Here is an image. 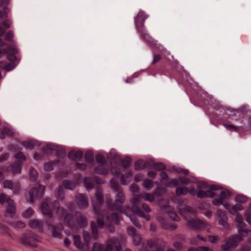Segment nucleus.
I'll list each match as a JSON object with an SVG mask.
<instances>
[{
    "label": "nucleus",
    "mask_w": 251,
    "mask_h": 251,
    "mask_svg": "<svg viewBox=\"0 0 251 251\" xmlns=\"http://www.w3.org/2000/svg\"><path fill=\"white\" fill-rule=\"evenodd\" d=\"M180 214L187 221V226L192 228L203 230L207 226L206 222L202 220L194 219L191 216L195 215V211L189 206L180 204L177 207Z\"/></svg>",
    "instance_id": "f257e3e1"
},
{
    "label": "nucleus",
    "mask_w": 251,
    "mask_h": 251,
    "mask_svg": "<svg viewBox=\"0 0 251 251\" xmlns=\"http://www.w3.org/2000/svg\"><path fill=\"white\" fill-rule=\"evenodd\" d=\"M148 17V15L144 11L140 10L136 16L134 18L135 27L136 30L144 40L151 46L157 47L156 42L152 39L146 30L145 22Z\"/></svg>",
    "instance_id": "f03ea898"
},
{
    "label": "nucleus",
    "mask_w": 251,
    "mask_h": 251,
    "mask_svg": "<svg viewBox=\"0 0 251 251\" xmlns=\"http://www.w3.org/2000/svg\"><path fill=\"white\" fill-rule=\"evenodd\" d=\"M104 197L102 190L100 187H96L95 200H92V204L95 213L97 215L98 226L102 228L104 225V216L100 210V206L103 203Z\"/></svg>",
    "instance_id": "7ed1b4c3"
},
{
    "label": "nucleus",
    "mask_w": 251,
    "mask_h": 251,
    "mask_svg": "<svg viewBox=\"0 0 251 251\" xmlns=\"http://www.w3.org/2000/svg\"><path fill=\"white\" fill-rule=\"evenodd\" d=\"M208 187V185L205 182L202 181L198 183L196 192L197 197L199 198H213L215 196V191L223 188L221 185H211L209 187V190L203 191V190L206 189Z\"/></svg>",
    "instance_id": "20e7f679"
},
{
    "label": "nucleus",
    "mask_w": 251,
    "mask_h": 251,
    "mask_svg": "<svg viewBox=\"0 0 251 251\" xmlns=\"http://www.w3.org/2000/svg\"><path fill=\"white\" fill-rule=\"evenodd\" d=\"M6 201L8 206L4 211L6 218L14 219L16 215V204L14 201L9 198H7L4 193L0 194V204L3 205Z\"/></svg>",
    "instance_id": "39448f33"
},
{
    "label": "nucleus",
    "mask_w": 251,
    "mask_h": 251,
    "mask_svg": "<svg viewBox=\"0 0 251 251\" xmlns=\"http://www.w3.org/2000/svg\"><path fill=\"white\" fill-rule=\"evenodd\" d=\"M126 241L125 237L120 235L109 240L104 251H123L122 246Z\"/></svg>",
    "instance_id": "423d86ee"
},
{
    "label": "nucleus",
    "mask_w": 251,
    "mask_h": 251,
    "mask_svg": "<svg viewBox=\"0 0 251 251\" xmlns=\"http://www.w3.org/2000/svg\"><path fill=\"white\" fill-rule=\"evenodd\" d=\"M249 111L248 109H246L245 107L242 106L237 109H231L230 108H227L225 109H222V120L224 121L227 120H231L232 121H238L240 120V118H234L237 114L240 116L241 113H246Z\"/></svg>",
    "instance_id": "0eeeda50"
},
{
    "label": "nucleus",
    "mask_w": 251,
    "mask_h": 251,
    "mask_svg": "<svg viewBox=\"0 0 251 251\" xmlns=\"http://www.w3.org/2000/svg\"><path fill=\"white\" fill-rule=\"evenodd\" d=\"M144 198L143 194L136 195L133 194V205L131 207V210L132 212L136 213L138 216L144 218L147 221L150 220V216L148 214H145L144 212L141 210L140 207L136 205L138 204L141 201V199Z\"/></svg>",
    "instance_id": "6e6552de"
},
{
    "label": "nucleus",
    "mask_w": 251,
    "mask_h": 251,
    "mask_svg": "<svg viewBox=\"0 0 251 251\" xmlns=\"http://www.w3.org/2000/svg\"><path fill=\"white\" fill-rule=\"evenodd\" d=\"M241 239L242 237L239 235H231L224 240L225 244L222 245L221 248L222 250L226 251L231 249H234L237 246Z\"/></svg>",
    "instance_id": "1a4fd4ad"
},
{
    "label": "nucleus",
    "mask_w": 251,
    "mask_h": 251,
    "mask_svg": "<svg viewBox=\"0 0 251 251\" xmlns=\"http://www.w3.org/2000/svg\"><path fill=\"white\" fill-rule=\"evenodd\" d=\"M45 187L41 184L31 188L29 192L30 201L33 202L36 199H41L44 195Z\"/></svg>",
    "instance_id": "9d476101"
},
{
    "label": "nucleus",
    "mask_w": 251,
    "mask_h": 251,
    "mask_svg": "<svg viewBox=\"0 0 251 251\" xmlns=\"http://www.w3.org/2000/svg\"><path fill=\"white\" fill-rule=\"evenodd\" d=\"M21 241L25 246L34 247L37 246L38 237L32 233H25L21 237Z\"/></svg>",
    "instance_id": "9b49d317"
},
{
    "label": "nucleus",
    "mask_w": 251,
    "mask_h": 251,
    "mask_svg": "<svg viewBox=\"0 0 251 251\" xmlns=\"http://www.w3.org/2000/svg\"><path fill=\"white\" fill-rule=\"evenodd\" d=\"M124 203V202L115 201L114 202L112 203L111 199L107 198L106 200V204L108 208L113 210H116L125 214L126 216H128L127 212L123 207Z\"/></svg>",
    "instance_id": "f8f14e48"
},
{
    "label": "nucleus",
    "mask_w": 251,
    "mask_h": 251,
    "mask_svg": "<svg viewBox=\"0 0 251 251\" xmlns=\"http://www.w3.org/2000/svg\"><path fill=\"white\" fill-rule=\"evenodd\" d=\"M75 228L84 227L87 225V219L81 212L76 211L75 214Z\"/></svg>",
    "instance_id": "ddd939ff"
},
{
    "label": "nucleus",
    "mask_w": 251,
    "mask_h": 251,
    "mask_svg": "<svg viewBox=\"0 0 251 251\" xmlns=\"http://www.w3.org/2000/svg\"><path fill=\"white\" fill-rule=\"evenodd\" d=\"M46 150H48L49 151H56V155L59 156L60 157H64L65 156V153L64 150L60 149L57 146L53 145L51 144H49L47 145L46 147L44 149V152L45 153H47Z\"/></svg>",
    "instance_id": "4468645a"
},
{
    "label": "nucleus",
    "mask_w": 251,
    "mask_h": 251,
    "mask_svg": "<svg viewBox=\"0 0 251 251\" xmlns=\"http://www.w3.org/2000/svg\"><path fill=\"white\" fill-rule=\"evenodd\" d=\"M15 58L16 57L15 56H8L7 59L10 60V62L7 64L1 62L0 63V67L6 71H11L16 67V64L13 62V61L15 60Z\"/></svg>",
    "instance_id": "2eb2a0df"
},
{
    "label": "nucleus",
    "mask_w": 251,
    "mask_h": 251,
    "mask_svg": "<svg viewBox=\"0 0 251 251\" xmlns=\"http://www.w3.org/2000/svg\"><path fill=\"white\" fill-rule=\"evenodd\" d=\"M41 210L43 214L46 215L48 218H51L52 217L51 209L49 205V201L47 200L44 201L41 203Z\"/></svg>",
    "instance_id": "dca6fc26"
},
{
    "label": "nucleus",
    "mask_w": 251,
    "mask_h": 251,
    "mask_svg": "<svg viewBox=\"0 0 251 251\" xmlns=\"http://www.w3.org/2000/svg\"><path fill=\"white\" fill-rule=\"evenodd\" d=\"M74 245L81 251H86L88 250V245L83 244L81 241L80 237L78 235L73 236Z\"/></svg>",
    "instance_id": "f3484780"
},
{
    "label": "nucleus",
    "mask_w": 251,
    "mask_h": 251,
    "mask_svg": "<svg viewBox=\"0 0 251 251\" xmlns=\"http://www.w3.org/2000/svg\"><path fill=\"white\" fill-rule=\"evenodd\" d=\"M75 200L79 207L85 208L88 206V200L85 195L79 194L76 197Z\"/></svg>",
    "instance_id": "a211bd4d"
},
{
    "label": "nucleus",
    "mask_w": 251,
    "mask_h": 251,
    "mask_svg": "<svg viewBox=\"0 0 251 251\" xmlns=\"http://www.w3.org/2000/svg\"><path fill=\"white\" fill-rule=\"evenodd\" d=\"M108 169L109 167L107 163L99 164L95 168V172L99 175H106L108 173Z\"/></svg>",
    "instance_id": "6ab92c4d"
},
{
    "label": "nucleus",
    "mask_w": 251,
    "mask_h": 251,
    "mask_svg": "<svg viewBox=\"0 0 251 251\" xmlns=\"http://www.w3.org/2000/svg\"><path fill=\"white\" fill-rule=\"evenodd\" d=\"M217 213L219 218V224L224 226H227V217L226 213L221 209H218Z\"/></svg>",
    "instance_id": "aec40b11"
},
{
    "label": "nucleus",
    "mask_w": 251,
    "mask_h": 251,
    "mask_svg": "<svg viewBox=\"0 0 251 251\" xmlns=\"http://www.w3.org/2000/svg\"><path fill=\"white\" fill-rule=\"evenodd\" d=\"M22 164V162L21 161H18L13 164L10 165L7 169L13 175L19 174L21 172V165Z\"/></svg>",
    "instance_id": "412c9836"
},
{
    "label": "nucleus",
    "mask_w": 251,
    "mask_h": 251,
    "mask_svg": "<svg viewBox=\"0 0 251 251\" xmlns=\"http://www.w3.org/2000/svg\"><path fill=\"white\" fill-rule=\"evenodd\" d=\"M75 219L73 216L69 213L66 214L64 217V224L67 226L75 228Z\"/></svg>",
    "instance_id": "4be33fe9"
},
{
    "label": "nucleus",
    "mask_w": 251,
    "mask_h": 251,
    "mask_svg": "<svg viewBox=\"0 0 251 251\" xmlns=\"http://www.w3.org/2000/svg\"><path fill=\"white\" fill-rule=\"evenodd\" d=\"M29 226L30 228L38 229L40 231L43 230V223L36 219L30 220L29 222Z\"/></svg>",
    "instance_id": "5701e85b"
},
{
    "label": "nucleus",
    "mask_w": 251,
    "mask_h": 251,
    "mask_svg": "<svg viewBox=\"0 0 251 251\" xmlns=\"http://www.w3.org/2000/svg\"><path fill=\"white\" fill-rule=\"evenodd\" d=\"M132 174L130 171H127L124 175L121 176V183L122 185H126L129 183L132 179Z\"/></svg>",
    "instance_id": "b1692460"
},
{
    "label": "nucleus",
    "mask_w": 251,
    "mask_h": 251,
    "mask_svg": "<svg viewBox=\"0 0 251 251\" xmlns=\"http://www.w3.org/2000/svg\"><path fill=\"white\" fill-rule=\"evenodd\" d=\"M83 156V152L81 151H71L69 152L68 157L74 161L80 160Z\"/></svg>",
    "instance_id": "393cba45"
},
{
    "label": "nucleus",
    "mask_w": 251,
    "mask_h": 251,
    "mask_svg": "<svg viewBox=\"0 0 251 251\" xmlns=\"http://www.w3.org/2000/svg\"><path fill=\"white\" fill-rule=\"evenodd\" d=\"M222 125L227 130L230 131L237 132L238 130H243L244 129L243 125L239 126H235L233 125L228 124L225 123L222 124Z\"/></svg>",
    "instance_id": "a878e982"
},
{
    "label": "nucleus",
    "mask_w": 251,
    "mask_h": 251,
    "mask_svg": "<svg viewBox=\"0 0 251 251\" xmlns=\"http://www.w3.org/2000/svg\"><path fill=\"white\" fill-rule=\"evenodd\" d=\"M84 184L86 189L88 191H90L94 188V182L91 178L85 177L84 178Z\"/></svg>",
    "instance_id": "bb28decb"
},
{
    "label": "nucleus",
    "mask_w": 251,
    "mask_h": 251,
    "mask_svg": "<svg viewBox=\"0 0 251 251\" xmlns=\"http://www.w3.org/2000/svg\"><path fill=\"white\" fill-rule=\"evenodd\" d=\"M106 220L111 223L118 225L119 223V215L117 213H113L110 216H107L106 217Z\"/></svg>",
    "instance_id": "cd10ccee"
},
{
    "label": "nucleus",
    "mask_w": 251,
    "mask_h": 251,
    "mask_svg": "<svg viewBox=\"0 0 251 251\" xmlns=\"http://www.w3.org/2000/svg\"><path fill=\"white\" fill-rule=\"evenodd\" d=\"M48 228L51 232L52 235L54 237H59L61 235L59 228L53 225L49 224L48 225Z\"/></svg>",
    "instance_id": "c85d7f7f"
},
{
    "label": "nucleus",
    "mask_w": 251,
    "mask_h": 251,
    "mask_svg": "<svg viewBox=\"0 0 251 251\" xmlns=\"http://www.w3.org/2000/svg\"><path fill=\"white\" fill-rule=\"evenodd\" d=\"M146 167V162L143 160H138L135 162L134 169L140 171L144 169Z\"/></svg>",
    "instance_id": "c756f323"
},
{
    "label": "nucleus",
    "mask_w": 251,
    "mask_h": 251,
    "mask_svg": "<svg viewBox=\"0 0 251 251\" xmlns=\"http://www.w3.org/2000/svg\"><path fill=\"white\" fill-rule=\"evenodd\" d=\"M16 186L17 188L19 187V184H15L12 180H5L3 182V186L5 188H8L11 190H13L14 186Z\"/></svg>",
    "instance_id": "7c9ffc66"
},
{
    "label": "nucleus",
    "mask_w": 251,
    "mask_h": 251,
    "mask_svg": "<svg viewBox=\"0 0 251 251\" xmlns=\"http://www.w3.org/2000/svg\"><path fill=\"white\" fill-rule=\"evenodd\" d=\"M22 145L27 149L33 150L34 146H39L40 143L37 141H33L32 142L24 141Z\"/></svg>",
    "instance_id": "2f4dec72"
},
{
    "label": "nucleus",
    "mask_w": 251,
    "mask_h": 251,
    "mask_svg": "<svg viewBox=\"0 0 251 251\" xmlns=\"http://www.w3.org/2000/svg\"><path fill=\"white\" fill-rule=\"evenodd\" d=\"M244 209V206L240 203H237L233 205L231 208L229 210V212L232 214H235L238 213V210Z\"/></svg>",
    "instance_id": "473e14b6"
},
{
    "label": "nucleus",
    "mask_w": 251,
    "mask_h": 251,
    "mask_svg": "<svg viewBox=\"0 0 251 251\" xmlns=\"http://www.w3.org/2000/svg\"><path fill=\"white\" fill-rule=\"evenodd\" d=\"M56 196L57 198L59 200L62 201L64 199L65 193L63 186L61 185L58 186Z\"/></svg>",
    "instance_id": "72a5a7b5"
},
{
    "label": "nucleus",
    "mask_w": 251,
    "mask_h": 251,
    "mask_svg": "<svg viewBox=\"0 0 251 251\" xmlns=\"http://www.w3.org/2000/svg\"><path fill=\"white\" fill-rule=\"evenodd\" d=\"M91 226L92 229V232L93 236L95 239H97L99 236V233L98 230V227L97 224L94 222H91Z\"/></svg>",
    "instance_id": "f704fd0d"
},
{
    "label": "nucleus",
    "mask_w": 251,
    "mask_h": 251,
    "mask_svg": "<svg viewBox=\"0 0 251 251\" xmlns=\"http://www.w3.org/2000/svg\"><path fill=\"white\" fill-rule=\"evenodd\" d=\"M176 195L177 196L181 195H185L188 193V188L186 187H177L176 190Z\"/></svg>",
    "instance_id": "c9c22d12"
},
{
    "label": "nucleus",
    "mask_w": 251,
    "mask_h": 251,
    "mask_svg": "<svg viewBox=\"0 0 251 251\" xmlns=\"http://www.w3.org/2000/svg\"><path fill=\"white\" fill-rule=\"evenodd\" d=\"M110 183L112 189L116 192L121 191L120 189V186L118 182L115 180L114 178H113L111 179Z\"/></svg>",
    "instance_id": "e433bc0d"
},
{
    "label": "nucleus",
    "mask_w": 251,
    "mask_h": 251,
    "mask_svg": "<svg viewBox=\"0 0 251 251\" xmlns=\"http://www.w3.org/2000/svg\"><path fill=\"white\" fill-rule=\"evenodd\" d=\"M95 159L98 164L107 163L104 155L100 153H98L96 155Z\"/></svg>",
    "instance_id": "4c0bfd02"
},
{
    "label": "nucleus",
    "mask_w": 251,
    "mask_h": 251,
    "mask_svg": "<svg viewBox=\"0 0 251 251\" xmlns=\"http://www.w3.org/2000/svg\"><path fill=\"white\" fill-rule=\"evenodd\" d=\"M29 175L32 181H35L38 177V173L32 167L30 168Z\"/></svg>",
    "instance_id": "58836bf2"
},
{
    "label": "nucleus",
    "mask_w": 251,
    "mask_h": 251,
    "mask_svg": "<svg viewBox=\"0 0 251 251\" xmlns=\"http://www.w3.org/2000/svg\"><path fill=\"white\" fill-rule=\"evenodd\" d=\"M84 158L88 163H91L94 160V154L91 151H87L84 154Z\"/></svg>",
    "instance_id": "ea45409f"
},
{
    "label": "nucleus",
    "mask_w": 251,
    "mask_h": 251,
    "mask_svg": "<svg viewBox=\"0 0 251 251\" xmlns=\"http://www.w3.org/2000/svg\"><path fill=\"white\" fill-rule=\"evenodd\" d=\"M115 201H118L125 202V196L124 192L122 191H118L115 197Z\"/></svg>",
    "instance_id": "a19ab883"
},
{
    "label": "nucleus",
    "mask_w": 251,
    "mask_h": 251,
    "mask_svg": "<svg viewBox=\"0 0 251 251\" xmlns=\"http://www.w3.org/2000/svg\"><path fill=\"white\" fill-rule=\"evenodd\" d=\"M3 51L6 53L9 54V56H14V54L18 53V50L17 49L12 48L11 47H9L7 49H4Z\"/></svg>",
    "instance_id": "79ce46f5"
},
{
    "label": "nucleus",
    "mask_w": 251,
    "mask_h": 251,
    "mask_svg": "<svg viewBox=\"0 0 251 251\" xmlns=\"http://www.w3.org/2000/svg\"><path fill=\"white\" fill-rule=\"evenodd\" d=\"M127 217L129 218L130 220L135 226L139 228H141L142 226L140 225V224L138 222L135 216H134L133 214H130L128 215V216Z\"/></svg>",
    "instance_id": "37998d69"
},
{
    "label": "nucleus",
    "mask_w": 251,
    "mask_h": 251,
    "mask_svg": "<svg viewBox=\"0 0 251 251\" xmlns=\"http://www.w3.org/2000/svg\"><path fill=\"white\" fill-rule=\"evenodd\" d=\"M231 196L230 192L228 191H222L219 194L220 198L222 200L228 199Z\"/></svg>",
    "instance_id": "c03bdc74"
},
{
    "label": "nucleus",
    "mask_w": 251,
    "mask_h": 251,
    "mask_svg": "<svg viewBox=\"0 0 251 251\" xmlns=\"http://www.w3.org/2000/svg\"><path fill=\"white\" fill-rule=\"evenodd\" d=\"M131 163V160L130 158H125L122 159L120 161V164L124 168H127L130 166Z\"/></svg>",
    "instance_id": "a18cd8bd"
},
{
    "label": "nucleus",
    "mask_w": 251,
    "mask_h": 251,
    "mask_svg": "<svg viewBox=\"0 0 251 251\" xmlns=\"http://www.w3.org/2000/svg\"><path fill=\"white\" fill-rule=\"evenodd\" d=\"M64 187L68 189L73 190L75 187V184L71 181H66L64 182Z\"/></svg>",
    "instance_id": "49530a36"
},
{
    "label": "nucleus",
    "mask_w": 251,
    "mask_h": 251,
    "mask_svg": "<svg viewBox=\"0 0 251 251\" xmlns=\"http://www.w3.org/2000/svg\"><path fill=\"white\" fill-rule=\"evenodd\" d=\"M153 186V182L149 178L145 180L143 186L147 190H150Z\"/></svg>",
    "instance_id": "de8ad7c7"
},
{
    "label": "nucleus",
    "mask_w": 251,
    "mask_h": 251,
    "mask_svg": "<svg viewBox=\"0 0 251 251\" xmlns=\"http://www.w3.org/2000/svg\"><path fill=\"white\" fill-rule=\"evenodd\" d=\"M111 173L116 177L122 175L121 169L117 167H112L110 169Z\"/></svg>",
    "instance_id": "09e8293b"
},
{
    "label": "nucleus",
    "mask_w": 251,
    "mask_h": 251,
    "mask_svg": "<svg viewBox=\"0 0 251 251\" xmlns=\"http://www.w3.org/2000/svg\"><path fill=\"white\" fill-rule=\"evenodd\" d=\"M33 213L34 211L33 209L31 207H29L23 213L22 215L25 218H29L33 215Z\"/></svg>",
    "instance_id": "8fccbe9b"
},
{
    "label": "nucleus",
    "mask_w": 251,
    "mask_h": 251,
    "mask_svg": "<svg viewBox=\"0 0 251 251\" xmlns=\"http://www.w3.org/2000/svg\"><path fill=\"white\" fill-rule=\"evenodd\" d=\"M154 169L157 171H161L166 169L165 165L162 163H156L153 165Z\"/></svg>",
    "instance_id": "3c124183"
},
{
    "label": "nucleus",
    "mask_w": 251,
    "mask_h": 251,
    "mask_svg": "<svg viewBox=\"0 0 251 251\" xmlns=\"http://www.w3.org/2000/svg\"><path fill=\"white\" fill-rule=\"evenodd\" d=\"M133 242L135 246L140 245L141 243L142 239L140 235L139 234H137L133 236Z\"/></svg>",
    "instance_id": "603ef678"
},
{
    "label": "nucleus",
    "mask_w": 251,
    "mask_h": 251,
    "mask_svg": "<svg viewBox=\"0 0 251 251\" xmlns=\"http://www.w3.org/2000/svg\"><path fill=\"white\" fill-rule=\"evenodd\" d=\"M235 201L237 202H246L248 201L247 198L243 195H238L235 197Z\"/></svg>",
    "instance_id": "864d4df0"
},
{
    "label": "nucleus",
    "mask_w": 251,
    "mask_h": 251,
    "mask_svg": "<svg viewBox=\"0 0 251 251\" xmlns=\"http://www.w3.org/2000/svg\"><path fill=\"white\" fill-rule=\"evenodd\" d=\"M139 74L138 73H134L132 76L127 77L125 81L126 83H132L134 82V78L138 77Z\"/></svg>",
    "instance_id": "5fc2aeb1"
},
{
    "label": "nucleus",
    "mask_w": 251,
    "mask_h": 251,
    "mask_svg": "<svg viewBox=\"0 0 251 251\" xmlns=\"http://www.w3.org/2000/svg\"><path fill=\"white\" fill-rule=\"evenodd\" d=\"M60 207V203L57 200L54 201L51 204V210L58 212Z\"/></svg>",
    "instance_id": "6e6d98bb"
},
{
    "label": "nucleus",
    "mask_w": 251,
    "mask_h": 251,
    "mask_svg": "<svg viewBox=\"0 0 251 251\" xmlns=\"http://www.w3.org/2000/svg\"><path fill=\"white\" fill-rule=\"evenodd\" d=\"M83 237L84 241L85 242V244L89 245L90 241V235L88 232L83 230Z\"/></svg>",
    "instance_id": "4d7b16f0"
},
{
    "label": "nucleus",
    "mask_w": 251,
    "mask_h": 251,
    "mask_svg": "<svg viewBox=\"0 0 251 251\" xmlns=\"http://www.w3.org/2000/svg\"><path fill=\"white\" fill-rule=\"evenodd\" d=\"M127 232L129 235L133 236L137 234L136 230L134 227L129 226L127 228Z\"/></svg>",
    "instance_id": "13d9d810"
},
{
    "label": "nucleus",
    "mask_w": 251,
    "mask_h": 251,
    "mask_svg": "<svg viewBox=\"0 0 251 251\" xmlns=\"http://www.w3.org/2000/svg\"><path fill=\"white\" fill-rule=\"evenodd\" d=\"M44 169L45 171H50L53 170L52 163L51 162H47L44 164Z\"/></svg>",
    "instance_id": "bf43d9fd"
},
{
    "label": "nucleus",
    "mask_w": 251,
    "mask_h": 251,
    "mask_svg": "<svg viewBox=\"0 0 251 251\" xmlns=\"http://www.w3.org/2000/svg\"><path fill=\"white\" fill-rule=\"evenodd\" d=\"M14 37V32L12 30H9L6 35L5 40L8 41H12Z\"/></svg>",
    "instance_id": "052dcab7"
},
{
    "label": "nucleus",
    "mask_w": 251,
    "mask_h": 251,
    "mask_svg": "<svg viewBox=\"0 0 251 251\" xmlns=\"http://www.w3.org/2000/svg\"><path fill=\"white\" fill-rule=\"evenodd\" d=\"M144 198H145L146 201L150 202H153L155 200L153 195L150 193L145 194Z\"/></svg>",
    "instance_id": "680f3d73"
},
{
    "label": "nucleus",
    "mask_w": 251,
    "mask_h": 251,
    "mask_svg": "<svg viewBox=\"0 0 251 251\" xmlns=\"http://www.w3.org/2000/svg\"><path fill=\"white\" fill-rule=\"evenodd\" d=\"M245 217L248 224L251 225V212L249 211H246L245 213Z\"/></svg>",
    "instance_id": "e2e57ef3"
},
{
    "label": "nucleus",
    "mask_w": 251,
    "mask_h": 251,
    "mask_svg": "<svg viewBox=\"0 0 251 251\" xmlns=\"http://www.w3.org/2000/svg\"><path fill=\"white\" fill-rule=\"evenodd\" d=\"M169 216L174 221H178V217L176 212L170 211L168 213Z\"/></svg>",
    "instance_id": "0e129e2a"
},
{
    "label": "nucleus",
    "mask_w": 251,
    "mask_h": 251,
    "mask_svg": "<svg viewBox=\"0 0 251 251\" xmlns=\"http://www.w3.org/2000/svg\"><path fill=\"white\" fill-rule=\"evenodd\" d=\"M13 224L15 227L19 228H23L25 226V224L22 221H17Z\"/></svg>",
    "instance_id": "69168bd1"
},
{
    "label": "nucleus",
    "mask_w": 251,
    "mask_h": 251,
    "mask_svg": "<svg viewBox=\"0 0 251 251\" xmlns=\"http://www.w3.org/2000/svg\"><path fill=\"white\" fill-rule=\"evenodd\" d=\"M101 250V246L97 243H95L93 245L92 251H100Z\"/></svg>",
    "instance_id": "338daca9"
},
{
    "label": "nucleus",
    "mask_w": 251,
    "mask_h": 251,
    "mask_svg": "<svg viewBox=\"0 0 251 251\" xmlns=\"http://www.w3.org/2000/svg\"><path fill=\"white\" fill-rule=\"evenodd\" d=\"M196 249L197 251H214V250L209 249L208 247L204 246H201Z\"/></svg>",
    "instance_id": "774afa93"
}]
</instances>
